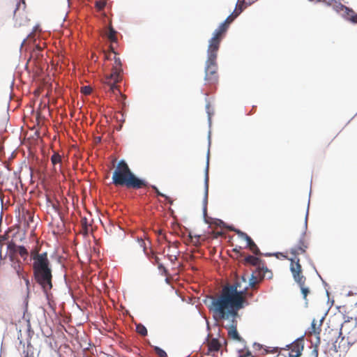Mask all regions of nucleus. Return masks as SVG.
<instances>
[{
    "mask_svg": "<svg viewBox=\"0 0 357 357\" xmlns=\"http://www.w3.org/2000/svg\"><path fill=\"white\" fill-rule=\"evenodd\" d=\"M248 289L244 277L237 279L233 284L225 286L220 296L212 299L211 310L220 319L238 317V310L248 305L245 297Z\"/></svg>",
    "mask_w": 357,
    "mask_h": 357,
    "instance_id": "obj_1",
    "label": "nucleus"
},
{
    "mask_svg": "<svg viewBox=\"0 0 357 357\" xmlns=\"http://www.w3.org/2000/svg\"><path fill=\"white\" fill-rule=\"evenodd\" d=\"M33 272L37 282L40 285L43 291L47 295L52 288V270L46 252L37 254L33 257Z\"/></svg>",
    "mask_w": 357,
    "mask_h": 357,
    "instance_id": "obj_2",
    "label": "nucleus"
},
{
    "mask_svg": "<svg viewBox=\"0 0 357 357\" xmlns=\"http://www.w3.org/2000/svg\"><path fill=\"white\" fill-rule=\"evenodd\" d=\"M112 181L116 185L139 189L146 185V182L137 178L130 170L125 160H120L112 174Z\"/></svg>",
    "mask_w": 357,
    "mask_h": 357,
    "instance_id": "obj_3",
    "label": "nucleus"
},
{
    "mask_svg": "<svg viewBox=\"0 0 357 357\" xmlns=\"http://www.w3.org/2000/svg\"><path fill=\"white\" fill-rule=\"evenodd\" d=\"M221 35L218 31H214L213 37L209 40L207 50V59L205 65V80L213 83L218 80L216 59Z\"/></svg>",
    "mask_w": 357,
    "mask_h": 357,
    "instance_id": "obj_4",
    "label": "nucleus"
},
{
    "mask_svg": "<svg viewBox=\"0 0 357 357\" xmlns=\"http://www.w3.org/2000/svg\"><path fill=\"white\" fill-rule=\"evenodd\" d=\"M114 65L112 73L106 75L103 80V83L107 84L112 92L117 89L116 84L121 80V72L122 71L120 59L114 56Z\"/></svg>",
    "mask_w": 357,
    "mask_h": 357,
    "instance_id": "obj_5",
    "label": "nucleus"
},
{
    "mask_svg": "<svg viewBox=\"0 0 357 357\" xmlns=\"http://www.w3.org/2000/svg\"><path fill=\"white\" fill-rule=\"evenodd\" d=\"M291 271L292 273L294 280L299 284L301 292L303 295V298L306 299L307 295L309 293V289L304 287L305 278L301 275V266L298 259L296 264L291 263Z\"/></svg>",
    "mask_w": 357,
    "mask_h": 357,
    "instance_id": "obj_6",
    "label": "nucleus"
},
{
    "mask_svg": "<svg viewBox=\"0 0 357 357\" xmlns=\"http://www.w3.org/2000/svg\"><path fill=\"white\" fill-rule=\"evenodd\" d=\"M208 165H209V150L207 153V161L205 169L204 176V195L203 198V214L204 216L206 215V206L208 203Z\"/></svg>",
    "mask_w": 357,
    "mask_h": 357,
    "instance_id": "obj_7",
    "label": "nucleus"
},
{
    "mask_svg": "<svg viewBox=\"0 0 357 357\" xmlns=\"http://www.w3.org/2000/svg\"><path fill=\"white\" fill-rule=\"evenodd\" d=\"M309 203H310V201L308 202V204ZM308 210H309V205L307 206L306 215H305V223H304L305 231L302 233V236H301V239L299 240L298 246L296 248L291 249V254H293L294 255L305 252V250L307 248V245L305 244L303 238H304V236L305 234V231L307 227Z\"/></svg>",
    "mask_w": 357,
    "mask_h": 357,
    "instance_id": "obj_8",
    "label": "nucleus"
},
{
    "mask_svg": "<svg viewBox=\"0 0 357 357\" xmlns=\"http://www.w3.org/2000/svg\"><path fill=\"white\" fill-rule=\"evenodd\" d=\"M334 9L338 13L342 11V16L347 20H349L354 23L357 22V15L354 13L353 10L340 3L336 4L334 6Z\"/></svg>",
    "mask_w": 357,
    "mask_h": 357,
    "instance_id": "obj_9",
    "label": "nucleus"
},
{
    "mask_svg": "<svg viewBox=\"0 0 357 357\" xmlns=\"http://www.w3.org/2000/svg\"><path fill=\"white\" fill-rule=\"evenodd\" d=\"M237 317H235L234 319H225L230 321V325L227 327L228 335L229 337L232 338L236 341H241V337H240L237 330H236V319Z\"/></svg>",
    "mask_w": 357,
    "mask_h": 357,
    "instance_id": "obj_10",
    "label": "nucleus"
},
{
    "mask_svg": "<svg viewBox=\"0 0 357 357\" xmlns=\"http://www.w3.org/2000/svg\"><path fill=\"white\" fill-rule=\"evenodd\" d=\"M291 346L292 347L291 351L296 352V354L301 356L304 349L303 336L296 339L292 343L287 344L286 347L289 349Z\"/></svg>",
    "mask_w": 357,
    "mask_h": 357,
    "instance_id": "obj_11",
    "label": "nucleus"
},
{
    "mask_svg": "<svg viewBox=\"0 0 357 357\" xmlns=\"http://www.w3.org/2000/svg\"><path fill=\"white\" fill-rule=\"evenodd\" d=\"M8 248L10 250H13L14 252H17L20 254V255L23 257L24 259L26 258L28 255V252L24 246L19 245L16 246L13 243H10L8 245Z\"/></svg>",
    "mask_w": 357,
    "mask_h": 357,
    "instance_id": "obj_12",
    "label": "nucleus"
},
{
    "mask_svg": "<svg viewBox=\"0 0 357 357\" xmlns=\"http://www.w3.org/2000/svg\"><path fill=\"white\" fill-rule=\"evenodd\" d=\"M51 161L54 166L55 171H56L57 169H59V170L61 169V157L59 153H54L51 157Z\"/></svg>",
    "mask_w": 357,
    "mask_h": 357,
    "instance_id": "obj_13",
    "label": "nucleus"
},
{
    "mask_svg": "<svg viewBox=\"0 0 357 357\" xmlns=\"http://www.w3.org/2000/svg\"><path fill=\"white\" fill-rule=\"evenodd\" d=\"M337 340L335 342V343L333 344V347H334V349L336 352L339 351H341L342 349L343 351H345L348 347H349V345L346 346V343H347L348 344H349V342H347L345 339H344V337H342L341 338V341L339 342L338 345H337Z\"/></svg>",
    "mask_w": 357,
    "mask_h": 357,
    "instance_id": "obj_14",
    "label": "nucleus"
},
{
    "mask_svg": "<svg viewBox=\"0 0 357 357\" xmlns=\"http://www.w3.org/2000/svg\"><path fill=\"white\" fill-rule=\"evenodd\" d=\"M242 6H240L238 8H236V10L232 13L229 16L227 17V19L223 22H225V25L231 23L241 12H242Z\"/></svg>",
    "mask_w": 357,
    "mask_h": 357,
    "instance_id": "obj_15",
    "label": "nucleus"
},
{
    "mask_svg": "<svg viewBox=\"0 0 357 357\" xmlns=\"http://www.w3.org/2000/svg\"><path fill=\"white\" fill-rule=\"evenodd\" d=\"M208 351L210 352L218 351L220 349V344L217 339H213L208 342Z\"/></svg>",
    "mask_w": 357,
    "mask_h": 357,
    "instance_id": "obj_16",
    "label": "nucleus"
},
{
    "mask_svg": "<svg viewBox=\"0 0 357 357\" xmlns=\"http://www.w3.org/2000/svg\"><path fill=\"white\" fill-rule=\"evenodd\" d=\"M14 270L15 271L17 276L20 278H24V275L23 273V269L21 267L20 263L18 261L15 262L13 265Z\"/></svg>",
    "mask_w": 357,
    "mask_h": 357,
    "instance_id": "obj_17",
    "label": "nucleus"
},
{
    "mask_svg": "<svg viewBox=\"0 0 357 357\" xmlns=\"http://www.w3.org/2000/svg\"><path fill=\"white\" fill-rule=\"evenodd\" d=\"M245 261L252 265H257L259 262V259L258 257L248 255L245 258Z\"/></svg>",
    "mask_w": 357,
    "mask_h": 357,
    "instance_id": "obj_18",
    "label": "nucleus"
},
{
    "mask_svg": "<svg viewBox=\"0 0 357 357\" xmlns=\"http://www.w3.org/2000/svg\"><path fill=\"white\" fill-rule=\"evenodd\" d=\"M136 329H137V332L139 334H140L143 336H145L147 335V330H146V327L144 326H143L142 324L137 325Z\"/></svg>",
    "mask_w": 357,
    "mask_h": 357,
    "instance_id": "obj_19",
    "label": "nucleus"
},
{
    "mask_svg": "<svg viewBox=\"0 0 357 357\" xmlns=\"http://www.w3.org/2000/svg\"><path fill=\"white\" fill-rule=\"evenodd\" d=\"M247 246L255 255H257L260 254V250L254 241L252 242L250 245H248Z\"/></svg>",
    "mask_w": 357,
    "mask_h": 357,
    "instance_id": "obj_20",
    "label": "nucleus"
},
{
    "mask_svg": "<svg viewBox=\"0 0 357 357\" xmlns=\"http://www.w3.org/2000/svg\"><path fill=\"white\" fill-rule=\"evenodd\" d=\"M153 349L159 357H167V353L163 349L160 348L159 347L155 346L153 347Z\"/></svg>",
    "mask_w": 357,
    "mask_h": 357,
    "instance_id": "obj_21",
    "label": "nucleus"
},
{
    "mask_svg": "<svg viewBox=\"0 0 357 357\" xmlns=\"http://www.w3.org/2000/svg\"><path fill=\"white\" fill-rule=\"evenodd\" d=\"M311 331L310 333H314V334H317L318 335L320 333L321 329L319 328H316V321L315 319H313L311 324Z\"/></svg>",
    "mask_w": 357,
    "mask_h": 357,
    "instance_id": "obj_22",
    "label": "nucleus"
},
{
    "mask_svg": "<svg viewBox=\"0 0 357 357\" xmlns=\"http://www.w3.org/2000/svg\"><path fill=\"white\" fill-rule=\"evenodd\" d=\"M231 229L234 231L236 233V234L238 235V236L243 240H245V238H247L248 236V235L247 234H245L243 231H241L239 229Z\"/></svg>",
    "mask_w": 357,
    "mask_h": 357,
    "instance_id": "obj_23",
    "label": "nucleus"
},
{
    "mask_svg": "<svg viewBox=\"0 0 357 357\" xmlns=\"http://www.w3.org/2000/svg\"><path fill=\"white\" fill-rule=\"evenodd\" d=\"M227 29V25H225V22H222L215 30L218 31V32H219L220 34H222L226 31Z\"/></svg>",
    "mask_w": 357,
    "mask_h": 357,
    "instance_id": "obj_24",
    "label": "nucleus"
},
{
    "mask_svg": "<svg viewBox=\"0 0 357 357\" xmlns=\"http://www.w3.org/2000/svg\"><path fill=\"white\" fill-rule=\"evenodd\" d=\"M116 31L114 30V29L110 28L109 29V33L108 36V38L111 41H115L116 40V36H115Z\"/></svg>",
    "mask_w": 357,
    "mask_h": 357,
    "instance_id": "obj_25",
    "label": "nucleus"
},
{
    "mask_svg": "<svg viewBox=\"0 0 357 357\" xmlns=\"http://www.w3.org/2000/svg\"><path fill=\"white\" fill-rule=\"evenodd\" d=\"M106 5V2L105 1H96V8L98 9V10H102Z\"/></svg>",
    "mask_w": 357,
    "mask_h": 357,
    "instance_id": "obj_26",
    "label": "nucleus"
},
{
    "mask_svg": "<svg viewBox=\"0 0 357 357\" xmlns=\"http://www.w3.org/2000/svg\"><path fill=\"white\" fill-rule=\"evenodd\" d=\"M82 92L86 95L90 94L91 92V88L86 86L82 89Z\"/></svg>",
    "mask_w": 357,
    "mask_h": 357,
    "instance_id": "obj_27",
    "label": "nucleus"
},
{
    "mask_svg": "<svg viewBox=\"0 0 357 357\" xmlns=\"http://www.w3.org/2000/svg\"><path fill=\"white\" fill-rule=\"evenodd\" d=\"M206 112L208 114V123H209V125H211V113L210 109H209V104L206 105Z\"/></svg>",
    "mask_w": 357,
    "mask_h": 357,
    "instance_id": "obj_28",
    "label": "nucleus"
},
{
    "mask_svg": "<svg viewBox=\"0 0 357 357\" xmlns=\"http://www.w3.org/2000/svg\"><path fill=\"white\" fill-rule=\"evenodd\" d=\"M310 357H318V349L315 347L310 354Z\"/></svg>",
    "mask_w": 357,
    "mask_h": 357,
    "instance_id": "obj_29",
    "label": "nucleus"
},
{
    "mask_svg": "<svg viewBox=\"0 0 357 357\" xmlns=\"http://www.w3.org/2000/svg\"><path fill=\"white\" fill-rule=\"evenodd\" d=\"M256 284V281H255V278L252 275L251 278L250 279V281H249V283L247 284V285L249 287V286H251V287H254Z\"/></svg>",
    "mask_w": 357,
    "mask_h": 357,
    "instance_id": "obj_30",
    "label": "nucleus"
},
{
    "mask_svg": "<svg viewBox=\"0 0 357 357\" xmlns=\"http://www.w3.org/2000/svg\"><path fill=\"white\" fill-rule=\"evenodd\" d=\"M153 188L155 189V192H156V193H157V195H160V196H162V197H165L166 199H169V197H167L166 195H163L162 193H161V192L158 190V188H157L155 186H153Z\"/></svg>",
    "mask_w": 357,
    "mask_h": 357,
    "instance_id": "obj_31",
    "label": "nucleus"
},
{
    "mask_svg": "<svg viewBox=\"0 0 357 357\" xmlns=\"http://www.w3.org/2000/svg\"><path fill=\"white\" fill-rule=\"evenodd\" d=\"M238 357H254L251 355V354L248 351L245 354L240 355Z\"/></svg>",
    "mask_w": 357,
    "mask_h": 357,
    "instance_id": "obj_32",
    "label": "nucleus"
},
{
    "mask_svg": "<svg viewBox=\"0 0 357 357\" xmlns=\"http://www.w3.org/2000/svg\"><path fill=\"white\" fill-rule=\"evenodd\" d=\"M245 241L247 242V245H250L252 242H253V241L252 240V238L249 236H248L247 238H245Z\"/></svg>",
    "mask_w": 357,
    "mask_h": 357,
    "instance_id": "obj_33",
    "label": "nucleus"
},
{
    "mask_svg": "<svg viewBox=\"0 0 357 357\" xmlns=\"http://www.w3.org/2000/svg\"><path fill=\"white\" fill-rule=\"evenodd\" d=\"M299 356H300V355H298V354L293 355L291 354H289V357H299Z\"/></svg>",
    "mask_w": 357,
    "mask_h": 357,
    "instance_id": "obj_34",
    "label": "nucleus"
},
{
    "mask_svg": "<svg viewBox=\"0 0 357 357\" xmlns=\"http://www.w3.org/2000/svg\"><path fill=\"white\" fill-rule=\"evenodd\" d=\"M23 279L25 280L26 284V285H28V284H29V280H28L27 278H26L25 277H24V278H23Z\"/></svg>",
    "mask_w": 357,
    "mask_h": 357,
    "instance_id": "obj_35",
    "label": "nucleus"
},
{
    "mask_svg": "<svg viewBox=\"0 0 357 357\" xmlns=\"http://www.w3.org/2000/svg\"><path fill=\"white\" fill-rule=\"evenodd\" d=\"M343 327H344V326H342V328H341V329H340V335H339V337H338V338H340V335H342V332H341V331H342V328H343Z\"/></svg>",
    "mask_w": 357,
    "mask_h": 357,
    "instance_id": "obj_36",
    "label": "nucleus"
},
{
    "mask_svg": "<svg viewBox=\"0 0 357 357\" xmlns=\"http://www.w3.org/2000/svg\"><path fill=\"white\" fill-rule=\"evenodd\" d=\"M255 345L257 346L258 347H261V344L258 343H255Z\"/></svg>",
    "mask_w": 357,
    "mask_h": 357,
    "instance_id": "obj_37",
    "label": "nucleus"
},
{
    "mask_svg": "<svg viewBox=\"0 0 357 357\" xmlns=\"http://www.w3.org/2000/svg\"><path fill=\"white\" fill-rule=\"evenodd\" d=\"M317 342L319 344L320 343V337L319 336L317 337Z\"/></svg>",
    "mask_w": 357,
    "mask_h": 357,
    "instance_id": "obj_38",
    "label": "nucleus"
},
{
    "mask_svg": "<svg viewBox=\"0 0 357 357\" xmlns=\"http://www.w3.org/2000/svg\"><path fill=\"white\" fill-rule=\"evenodd\" d=\"M210 137H211V135H210V133H209V134H208V143H209V144L211 143Z\"/></svg>",
    "mask_w": 357,
    "mask_h": 357,
    "instance_id": "obj_39",
    "label": "nucleus"
},
{
    "mask_svg": "<svg viewBox=\"0 0 357 357\" xmlns=\"http://www.w3.org/2000/svg\"><path fill=\"white\" fill-rule=\"evenodd\" d=\"M317 1H326V0H317Z\"/></svg>",
    "mask_w": 357,
    "mask_h": 357,
    "instance_id": "obj_40",
    "label": "nucleus"
},
{
    "mask_svg": "<svg viewBox=\"0 0 357 357\" xmlns=\"http://www.w3.org/2000/svg\"><path fill=\"white\" fill-rule=\"evenodd\" d=\"M25 43V39L23 40L22 43V45H23V44Z\"/></svg>",
    "mask_w": 357,
    "mask_h": 357,
    "instance_id": "obj_41",
    "label": "nucleus"
},
{
    "mask_svg": "<svg viewBox=\"0 0 357 357\" xmlns=\"http://www.w3.org/2000/svg\"><path fill=\"white\" fill-rule=\"evenodd\" d=\"M266 256H271V254H266Z\"/></svg>",
    "mask_w": 357,
    "mask_h": 357,
    "instance_id": "obj_42",
    "label": "nucleus"
},
{
    "mask_svg": "<svg viewBox=\"0 0 357 357\" xmlns=\"http://www.w3.org/2000/svg\"><path fill=\"white\" fill-rule=\"evenodd\" d=\"M22 1H23V3H25V1H24V0H22Z\"/></svg>",
    "mask_w": 357,
    "mask_h": 357,
    "instance_id": "obj_43",
    "label": "nucleus"
},
{
    "mask_svg": "<svg viewBox=\"0 0 357 357\" xmlns=\"http://www.w3.org/2000/svg\"><path fill=\"white\" fill-rule=\"evenodd\" d=\"M22 1H23V3H25V1H24V0H22Z\"/></svg>",
    "mask_w": 357,
    "mask_h": 357,
    "instance_id": "obj_44",
    "label": "nucleus"
},
{
    "mask_svg": "<svg viewBox=\"0 0 357 357\" xmlns=\"http://www.w3.org/2000/svg\"><path fill=\"white\" fill-rule=\"evenodd\" d=\"M356 305H357V303H356Z\"/></svg>",
    "mask_w": 357,
    "mask_h": 357,
    "instance_id": "obj_45",
    "label": "nucleus"
}]
</instances>
